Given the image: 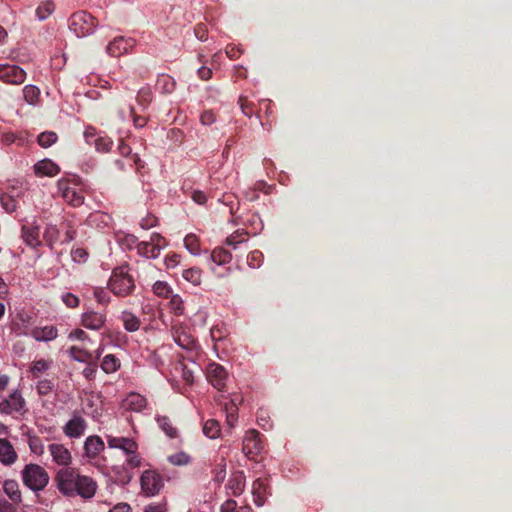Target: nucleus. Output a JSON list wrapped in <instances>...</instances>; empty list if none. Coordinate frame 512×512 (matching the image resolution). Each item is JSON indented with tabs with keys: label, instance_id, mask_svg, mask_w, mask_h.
Returning a JSON list of instances; mask_svg holds the SVG:
<instances>
[{
	"label": "nucleus",
	"instance_id": "f257e3e1",
	"mask_svg": "<svg viewBox=\"0 0 512 512\" xmlns=\"http://www.w3.org/2000/svg\"><path fill=\"white\" fill-rule=\"evenodd\" d=\"M58 491L65 497L83 499L92 498L97 491L96 481L87 475H83L77 468H61L54 477Z\"/></svg>",
	"mask_w": 512,
	"mask_h": 512
},
{
	"label": "nucleus",
	"instance_id": "f03ea898",
	"mask_svg": "<svg viewBox=\"0 0 512 512\" xmlns=\"http://www.w3.org/2000/svg\"><path fill=\"white\" fill-rule=\"evenodd\" d=\"M108 286L116 296L126 297L132 294L136 286L134 278L129 274L128 266L114 268Z\"/></svg>",
	"mask_w": 512,
	"mask_h": 512
},
{
	"label": "nucleus",
	"instance_id": "7ed1b4c3",
	"mask_svg": "<svg viewBox=\"0 0 512 512\" xmlns=\"http://www.w3.org/2000/svg\"><path fill=\"white\" fill-rule=\"evenodd\" d=\"M23 484L34 492L44 490L49 483L48 472L40 465L30 463L21 471Z\"/></svg>",
	"mask_w": 512,
	"mask_h": 512
},
{
	"label": "nucleus",
	"instance_id": "20e7f679",
	"mask_svg": "<svg viewBox=\"0 0 512 512\" xmlns=\"http://www.w3.org/2000/svg\"><path fill=\"white\" fill-rule=\"evenodd\" d=\"M97 19L86 11H78L70 18V29L78 36L90 35L97 26Z\"/></svg>",
	"mask_w": 512,
	"mask_h": 512
},
{
	"label": "nucleus",
	"instance_id": "39448f33",
	"mask_svg": "<svg viewBox=\"0 0 512 512\" xmlns=\"http://www.w3.org/2000/svg\"><path fill=\"white\" fill-rule=\"evenodd\" d=\"M141 490L146 496H154L164 486L162 476L155 470H145L140 477Z\"/></svg>",
	"mask_w": 512,
	"mask_h": 512
},
{
	"label": "nucleus",
	"instance_id": "423d86ee",
	"mask_svg": "<svg viewBox=\"0 0 512 512\" xmlns=\"http://www.w3.org/2000/svg\"><path fill=\"white\" fill-rule=\"evenodd\" d=\"M206 377L208 382L218 391L225 390L228 372L222 365L215 362L209 363L206 367Z\"/></svg>",
	"mask_w": 512,
	"mask_h": 512
},
{
	"label": "nucleus",
	"instance_id": "0eeeda50",
	"mask_svg": "<svg viewBox=\"0 0 512 512\" xmlns=\"http://www.w3.org/2000/svg\"><path fill=\"white\" fill-rule=\"evenodd\" d=\"M27 73L18 65L0 64V81L11 84L21 85L26 80Z\"/></svg>",
	"mask_w": 512,
	"mask_h": 512
},
{
	"label": "nucleus",
	"instance_id": "6e6552de",
	"mask_svg": "<svg viewBox=\"0 0 512 512\" xmlns=\"http://www.w3.org/2000/svg\"><path fill=\"white\" fill-rule=\"evenodd\" d=\"M21 238L23 242L32 249L42 246L40 239V225L36 220L25 221L21 226Z\"/></svg>",
	"mask_w": 512,
	"mask_h": 512
},
{
	"label": "nucleus",
	"instance_id": "1a4fd4ad",
	"mask_svg": "<svg viewBox=\"0 0 512 512\" xmlns=\"http://www.w3.org/2000/svg\"><path fill=\"white\" fill-rule=\"evenodd\" d=\"M172 336L174 341L183 349L194 351L198 348L195 338L182 324H177L172 327Z\"/></svg>",
	"mask_w": 512,
	"mask_h": 512
},
{
	"label": "nucleus",
	"instance_id": "9d476101",
	"mask_svg": "<svg viewBox=\"0 0 512 512\" xmlns=\"http://www.w3.org/2000/svg\"><path fill=\"white\" fill-rule=\"evenodd\" d=\"M136 45L133 38H126L123 36L115 37L106 47V52L112 57H119L128 53Z\"/></svg>",
	"mask_w": 512,
	"mask_h": 512
},
{
	"label": "nucleus",
	"instance_id": "9b49d317",
	"mask_svg": "<svg viewBox=\"0 0 512 512\" xmlns=\"http://www.w3.org/2000/svg\"><path fill=\"white\" fill-rule=\"evenodd\" d=\"M263 449L260 433L256 430L247 431L243 439L242 450L246 456L253 458Z\"/></svg>",
	"mask_w": 512,
	"mask_h": 512
},
{
	"label": "nucleus",
	"instance_id": "f8f14e48",
	"mask_svg": "<svg viewBox=\"0 0 512 512\" xmlns=\"http://www.w3.org/2000/svg\"><path fill=\"white\" fill-rule=\"evenodd\" d=\"M25 405V400L18 391H14L7 399L0 402V412L3 414H12L20 412Z\"/></svg>",
	"mask_w": 512,
	"mask_h": 512
},
{
	"label": "nucleus",
	"instance_id": "ddd939ff",
	"mask_svg": "<svg viewBox=\"0 0 512 512\" xmlns=\"http://www.w3.org/2000/svg\"><path fill=\"white\" fill-rule=\"evenodd\" d=\"M106 322V314L95 312V311H87L81 316V324L86 329L90 330H100Z\"/></svg>",
	"mask_w": 512,
	"mask_h": 512
},
{
	"label": "nucleus",
	"instance_id": "4468645a",
	"mask_svg": "<svg viewBox=\"0 0 512 512\" xmlns=\"http://www.w3.org/2000/svg\"><path fill=\"white\" fill-rule=\"evenodd\" d=\"M48 448L52 459L56 464L65 467H68L71 464V453L63 444H50Z\"/></svg>",
	"mask_w": 512,
	"mask_h": 512
},
{
	"label": "nucleus",
	"instance_id": "2eb2a0df",
	"mask_svg": "<svg viewBox=\"0 0 512 512\" xmlns=\"http://www.w3.org/2000/svg\"><path fill=\"white\" fill-rule=\"evenodd\" d=\"M87 428V423L81 416H73L65 425L64 433L70 438L81 437Z\"/></svg>",
	"mask_w": 512,
	"mask_h": 512
},
{
	"label": "nucleus",
	"instance_id": "dca6fc26",
	"mask_svg": "<svg viewBox=\"0 0 512 512\" xmlns=\"http://www.w3.org/2000/svg\"><path fill=\"white\" fill-rule=\"evenodd\" d=\"M34 173L38 177H53L60 172V167L51 159H43L38 161L34 167Z\"/></svg>",
	"mask_w": 512,
	"mask_h": 512
},
{
	"label": "nucleus",
	"instance_id": "f3484780",
	"mask_svg": "<svg viewBox=\"0 0 512 512\" xmlns=\"http://www.w3.org/2000/svg\"><path fill=\"white\" fill-rule=\"evenodd\" d=\"M104 447V442L99 436H89L84 443L85 456L89 459H95L104 450Z\"/></svg>",
	"mask_w": 512,
	"mask_h": 512
},
{
	"label": "nucleus",
	"instance_id": "a211bd4d",
	"mask_svg": "<svg viewBox=\"0 0 512 512\" xmlns=\"http://www.w3.org/2000/svg\"><path fill=\"white\" fill-rule=\"evenodd\" d=\"M147 406V399L139 393L132 392L123 401V407L134 412H141Z\"/></svg>",
	"mask_w": 512,
	"mask_h": 512
},
{
	"label": "nucleus",
	"instance_id": "6ab92c4d",
	"mask_svg": "<svg viewBox=\"0 0 512 512\" xmlns=\"http://www.w3.org/2000/svg\"><path fill=\"white\" fill-rule=\"evenodd\" d=\"M269 487L266 481L262 478H258L253 482L252 494L254 503L261 507L266 501V495L268 494Z\"/></svg>",
	"mask_w": 512,
	"mask_h": 512
},
{
	"label": "nucleus",
	"instance_id": "aec40b11",
	"mask_svg": "<svg viewBox=\"0 0 512 512\" xmlns=\"http://www.w3.org/2000/svg\"><path fill=\"white\" fill-rule=\"evenodd\" d=\"M31 336L36 341L48 342V341L54 340L58 336V330L53 325L44 326V327H35L31 330Z\"/></svg>",
	"mask_w": 512,
	"mask_h": 512
},
{
	"label": "nucleus",
	"instance_id": "412c9836",
	"mask_svg": "<svg viewBox=\"0 0 512 512\" xmlns=\"http://www.w3.org/2000/svg\"><path fill=\"white\" fill-rule=\"evenodd\" d=\"M17 460V453L7 439L0 438V461L4 465H11Z\"/></svg>",
	"mask_w": 512,
	"mask_h": 512
},
{
	"label": "nucleus",
	"instance_id": "4be33fe9",
	"mask_svg": "<svg viewBox=\"0 0 512 512\" xmlns=\"http://www.w3.org/2000/svg\"><path fill=\"white\" fill-rule=\"evenodd\" d=\"M227 489L233 496H239L245 489V475L243 471H237L232 474L228 481Z\"/></svg>",
	"mask_w": 512,
	"mask_h": 512
},
{
	"label": "nucleus",
	"instance_id": "5701e85b",
	"mask_svg": "<svg viewBox=\"0 0 512 512\" xmlns=\"http://www.w3.org/2000/svg\"><path fill=\"white\" fill-rule=\"evenodd\" d=\"M3 490L13 503H20L22 501V494L16 480H6L3 484Z\"/></svg>",
	"mask_w": 512,
	"mask_h": 512
},
{
	"label": "nucleus",
	"instance_id": "b1692460",
	"mask_svg": "<svg viewBox=\"0 0 512 512\" xmlns=\"http://www.w3.org/2000/svg\"><path fill=\"white\" fill-rule=\"evenodd\" d=\"M123 326L128 332H135L140 328L139 318L130 311L124 310L120 316Z\"/></svg>",
	"mask_w": 512,
	"mask_h": 512
},
{
	"label": "nucleus",
	"instance_id": "393cba45",
	"mask_svg": "<svg viewBox=\"0 0 512 512\" xmlns=\"http://www.w3.org/2000/svg\"><path fill=\"white\" fill-rule=\"evenodd\" d=\"M120 360L113 354L106 355L101 363L102 370L107 373H114L120 368Z\"/></svg>",
	"mask_w": 512,
	"mask_h": 512
},
{
	"label": "nucleus",
	"instance_id": "a878e982",
	"mask_svg": "<svg viewBox=\"0 0 512 512\" xmlns=\"http://www.w3.org/2000/svg\"><path fill=\"white\" fill-rule=\"evenodd\" d=\"M157 423L159 428L170 438H176L178 435L177 429L173 426L171 420L167 416H158Z\"/></svg>",
	"mask_w": 512,
	"mask_h": 512
},
{
	"label": "nucleus",
	"instance_id": "bb28decb",
	"mask_svg": "<svg viewBox=\"0 0 512 512\" xmlns=\"http://www.w3.org/2000/svg\"><path fill=\"white\" fill-rule=\"evenodd\" d=\"M210 258L217 265H223L231 261L232 255L228 250L217 247L212 251Z\"/></svg>",
	"mask_w": 512,
	"mask_h": 512
},
{
	"label": "nucleus",
	"instance_id": "cd10ccee",
	"mask_svg": "<svg viewBox=\"0 0 512 512\" xmlns=\"http://www.w3.org/2000/svg\"><path fill=\"white\" fill-rule=\"evenodd\" d=\"M137 252L141 256H144L146 258H157L160 254V251L158 248H155L152 244H150L148 241H141L137 244Z\"/></svg>",
	"mask_w": 512,
	"mask_h": 512
},
{
	"label": "nucleus",
	"instance_id": "c85d7f7f",
	"mask_svg": "<svg viewBox=\"0 0 512 512\" xmlns=\"http://www.w3.org/2000/svg\"><path fill=\"white\" fill-rule=\"evenodd\" d=\"M203 433L210 439H215L220 436V424L215 419H208L203 425Z\"/></svg>",
	"mask_w": 512,
	"mask_h": 512
},
{
	"label": "nucleus",
	"instance_id": "c756f323",
	"mask_svg": "<svg viewBox=\"0 0 512 512\" xmlns=\"http://www.w3.org/2000/svg\"><path fill=\"white\" fill-rule=\"evenodd\" d=\"M24 100L31 105H35L40 97V89L34 85H26L23 88Z\"/></svg>",
	"mask_w": 512,
	"mask_h": 512
},
{
	"label": "nucleus",
	"instance_id": "7c9ffc66",
	"mask_svg": "<svg viewBox=\"0 0 512 512\" xmlns=\"http://www.w3.org/2000/svg\"><path fill=\"white\" fill-rule=\"evenodd\" d=\"M185 280L192 283L193 285H199L201 283L202 271L200 268L192 267L185 269L182 273Z\"/></svg>",
	"mask_w": 512,
	"mask_h": 512
},
{
	"label": "nucleus",
	"instance_id": "2f4dec72",
	"mask_svg": "<svg viewBox=\"0 0 512 512\" xmlns=\"http://www.w3.org/2000/svg\"><path fill=\"white\" fill-rule=\"evenodd\" d=\"M58 140V135L53 131H45L38 135L37 142L43 148H48Z\"/></svg>",
	"mask_w": 512,
	"mask_h": 512
},
{
	"label": "nucleus",
	"instance_id": "473e14b6",
	"mask_svg": "<svg viewBox=\"0 0 512 512\" xmlns=\"http://www.w3.org/2000/svg\"><path fill=\"white\" fill-rule=\"evenodd\" d=\"M153 98L152 91L149 87H142L137 94L136 101L144 109L151 103Z\"/></svg>",
	"mask_w": 512,
	"mask_h": 512
},
{
	"label": "nucleus",
	"instance_id": "72a5a7b5",
	"mask_svg": "<svg viewBox=\"0 0 512 512\" xmlns=\"http://www.w3.org/2000/svg\"><path fill=\"white\" fill-rule=\"evenodd\" d=\"M59 237V230L56 227V225L49 224L45 228V231L43 233V238L46 242V244L52 248L53 244L58 240Z\"/></svg>",
	"mask_w": 512,
	"mask_h": 512
},
{
	"label": "nucleus",
	"instance_id": "f704fd0d",
	"mask_svg": "<svg viewBox=\"0 0 512 512\" xmlns=\"http://www.w3.org/2000/svg\"><path fill=\"white\" fill-rule=\"evenodd\" d=\"M63 199L74 207L80 206L84 201L82 194L74 187L68 193H65Z\"/></svg>",
	"mask_w": 512,
	"mask_h": 512
},
{
	"label": "nucleus",
	"instance_id": "c9c22d12",
	"mask_svg": "<svg viewBox=\"0 0 512 512\" xmlns=\"http://www.w3.org/2000/svg\"><path fill=\"white\" fill-rule=\"evenodd\" d=\"M152 290L154 294L162 298H168L172 293L171 287L164 281H156L152 286Z\"/></svg>",
	"mask_w": 512,
	"mask_h": 512
},
{
	"label": "nucleus",
	"instance_id": "e433bc0d",
	"mask_svg": "<svg viewBox=\"0 0 512 512\" xmlns=\"http://www.w3.org/2000/svg\"><path fill=\"white\" fill-rule=\"evenodd\" d=\"M28 445L32 453L42 455L44 453V444L40 437L33 435L28 438Z\"/></svg>",
	"mask_w": 512,
	"mask_h": 512
},
{
	"label": "nucleus",
	"instance_id": "4c0bfd02",
	"mask_svg": "<svg viewBox=\"0 0 512 512\" xmlns=\"http://www.w3.org/2000/svg\"><path fill=\"white\" fill-rule=\"evenodd\" d=\"M55 6L51 1H47L42 3L37 9H36V15L40 20L46 19L48 16L52 14L54 11Z\"/></svg>",
	"mask_w": 512,
	"mask_h": 512
},
{
	"label": "nucleus",
	"instance_id": "58836bf2",
	"mask_svg": "<svg viewBox=\"0 0 512 512\" xmlns=\"http://www.w3.org/2000/svg\"><path fill=\"white\" fill-rule=\"evenodd\" d=\"M113 145V141L106 136H99L98 138H95V148L98 152H108L110 151L111 147Z\"/></svg>",
	"mask_w": 512,
	"mask_h": 512
},
{
	"label": "nucleus",
	"instance_id": "ea45409f",
	"mask_svg": "<svg viewBox=\"0 0 512 512\" xmlns=\"http://www.w3.org/2000/svg\"><path fill=\"white\" fill-rule=\"evenodd\" d=\"M264 260V255L259 250L250 252L247 256V263L251 268H259Z\"/></svg>",
	"mask_w": 512,
	"mask_h": 512
},
{
	"label": "nucleus",
	"instance_id": "a19ab883",
	"mask_svg": "<svg viewBox=\"0 0 512 512\" xmlns=\"http://www.w3.org/2000/svg\"><path fill=\"white\" fill-rule=\"evenodd\" d=\"M50 364L44 359L36 360L30 368V372L33 377H39L41 373L45 372L49 368Z\"/></svg>",
	"mask_w": 512,
	"mask_h": 512
},
{
	"label": "nucleus",
	"instance_id": "79ce46f5",
	"mask_svg": "<svg viewBox=\"0 0 512 512\" xmlns=\"http://www.w3.org/2000/svg\"><path fill=\"white\" fill-rule=\"evenodd\" d=\"M169 304L171 311L175 315H182L184 313V303L179 295H172Z\"/></svg>",
	"mask_w": 512,
	"mask_h": 512
},
{
	"label": "nucleus",
	"instance_id": "37998d69",
	"mask_svg": "<svg viewBox=\"0 0 512 512\" xmlns=\"http://www.w3.org/2000/svg\"><path fill=\"white\" fill-rule=\"evenodd\" d=\"M54 388V383L49 379H42L38 381L36 389L39 395L45 396L48 395Z\"/></svg>",
	"mask_w": 512,
	"mask_h": 512
},
{
	"label": "nucleus",
	"instance_id": "c03bdc74",
	"mask_svg": "<svg viewBox=\"0 0 512 512\" xmlns=\"http://www.w3.org/2000/svg\"><path fill=\"white\" fill-rule=\"evenodd\" d=\"M185 247L192 253L197 254L199 250V241L194 234H188L184 238Z\"/></svg>",
	"mask_w": 512,
	"mask_h": 512
},
{
	"label": "nucleus",
	"instance_id": "a18cd8bd",
	"mask_svg": "<svg viewBox=\"0 0 512 512\" xmlns=\"http://www.w3.org/2000/svg\"><path fill=\"white\" fill-rule=\"evenodd\" d=\"M71 357L78 362H86L90 354L76 346H72L69 350Z\"/></svg>",
	"mask_w": 512,
	"mask_h": 512
},
{
	"label": "nucleus",
	"instance_id": "49530a36",
	"mask_svg": "<svg viewBox=\"0 0 512 512\" xmlns=\"http://www.w3.org/2000/svg\"><path fill=\"white\" fill-rule=\"evenodd\" d=\"M94 298L96 301L101 305H108L111 301V297L107 291H105L103 288H96L94 290Z\"/></svg>",
	"mask_w": 512,
	"mask_h": 512
},
{
	"label": "nucleus",
	"instance_id": "de8ad7c7",
	"mask_svg": "<svg viewBox=\"0 0 512 512\" xmlns=\"http://www.w3.org/2000/svg\"><path fill=\"white\" fill-rule=\"evenodd\" d=\"M246 235L247 233L245 231L238 230L231 234L229 237H227L226 243L230 246L235 247L238 243H241L246 240Z\"/></svg>",
	"mask_w": 512,
	"mask_h": 512
},
{
	"label": "nucleus",
	"instance_id": "09e8293b",
	"mask_svg": "<svg viewBox=\"0 0 512 512\" xmlns=\"http://www.w3.org/2000/svg\"><path fill=\"white\" fill-rule=\"evenodd\" d=\"M240 108L247 117H251L253 114V103L248 101L246 96L241 95L238 99Z\"/></svg>",
	"mask_w": 512,
	"mask_h": 512
},
{
	"label": "nucleus",
	"instance_id": "8fccbe9b",
	"mask_svg": "<svg viewBox=\"0 0 512 512\" xmlns=\"http://www.w3.org/2000/svg\"><path fill=\"white\" fill-rule=\"evenodd\" d=\"M61 298L68 308H77L80 304L79 298L70 292L64 293Z\"/></svg>",
	"mask_w": 512,
	"mask_h": 512
},
{
	"label": "nucleus",
	"instance_id": "3c124183",
	"mask_svg": "<svg viewBox=\"0 0 512 512\" xmlns=\"http://www.w3.org/2000/svg\"><path fill=\"white\" fill-rule=\"evenodd\" d=\"M120 449L130 455L137 452L138 445L133 439L125 437Z\"/></svg>",
	"mask_w": 512,
	"mask_h": 512
},
{
	"label": "nucleus",
	"instance_id": "603ef678",
	"mask_svg": "<svg viewBox=\"0 0 512 512\" xmlns=\"http://www.w3.org/2000/svg\"><path fill=\"white\" fill-rule=\"evenodd\" d=\"M226 477V462L224 459L217 465L215 469L214 481L217 483H222Z\"/></svg>",
	"mask_w": 512,
	"mask_h": 512
},
{
	"label": "nucleus",
	"instance_id": "864d4df0",
	"mask_svg": "<svg viewBox=\"0 0 512 512\" xmlns=\"http://www.w3.org/2000/svg\"><path fill=\"white\" fill-rule=\"evenodd\" d=\"M168 460L171 464L174 465H185L189 462V456L185 453H176L173 455H170L168 457Z\"/></svg>",
	"mask_w": 512,
	"mask_h": 512
},
{
	"label": "nucleus",
	"instance_id": "5fc2aeb1",
	"mask_svg": "<svg viewBox=\"0 0 512 512\" xmlns=\"http://www.w3.org/2000/svg\"><path fill=\"white\" fill-rule=\"evenodd\" d=\"M210 335L214 342L220 341L226 336V329L223 326H213Z\"/></svg>",
	"mask_w": 512,
	"mask_h": 512
},
{
	"label": "nucleus",
	"instance_id": "6e6d98bb",
	"mask_svg": "<svg viewBox=\"0 0 512 512\" xmlns=\"http://www.w3.org/2000/svg\"><path fill=\"white\" fill-rule=\"evenodd\" d=\"M148 242L158 248L159 251L167 245L165 238L158 233H152Z\"/></svg>",
	"mask_w": 512,
	"mask_h": 512
},
{
	"label": "nucleus",
	"instance_id": "4d7b16f0",
	"mask_svg": "<svg viewBox=\"0 0 512 512\" xmlns=\"http://www.w3.org/2000/svg\"><path fill=\"white\" fill-rule=\"evenodd\" d=\"M71 183L68 179H60L57 182L58 193L64 198L65 193H68L71 190Z\"/></svg>",
	"mask_w": 512,
	"mask_h": 512
},
{
	"label": "nucleus",
	"instance_id": "13d9d810",
	"mask_svg": "<svg viewBox=\"0 0 512 512\" xmlns=\"http://www.w3.org/2000/svg\"><path fill=\"white\" fill-rule=\"evenodd\" d=\"M97 131L93 127H87L84 131V138L87 144L95 145V138H98Z\"/></svg>",
	"mask_w": 512,
	"mask_h": 512
},
{
	"label": "nucleus",
	"instance_id": "bf43d9fd",
	"mask_svg": "<svg viewBox=\"0 0 512 512\" xmlns=\"http://www.w3.org/2000/svg\"><path fill=\"white\" fill-rule=\"evenodd\" d=\"M130 113L133 118V123L136 128H142L146 125L147 119L135 113V108L133 106L130 107Z\"/></svg>",
	"mask_w": 512,
	"mask_h": 512
},
{
	"label": "nucleus",
	"instance_id": "052dcab7",
	"mask_svg": "<svg viewBox=\"0 0 512 512\" xmlns=\"http://www.w3.org/2000/svg\"><path fill=\"white\" fill-rule=\"evenodd\" d=\"M215 120L216 116L211 110L204 111L200 116V121L203 125H211Z\"/></svg>",
	"mask_w": 512,
	"mask_h": 512
},
{
	"label": "nucleus",
	"instance_id": "680f3d73",
	"mask_svg": "<svg viewBox=\"0 0 512 512\" xmlns=\"http://www.w3.org/2000/svg\"><path fill=\"white\" fill-rule=\"evenodd\" d=\"M166 504L163 502L148 504L144 512H166Z\"/></svg>",
	"mask_w": 512,
	"mask_h": 512
},
{
	"label": "nucleus",
	"instance_id": "e2e57ef3",
	"mask_svg": "<svg viewBox=\"0 0 512 512\" xmlns=\"http://www.w3.org/2000/svg\"><path fill=\"white\" fill-rule=\"evenodd\" d=\"M71 255H72L74 260L85 261L87 256H88V253H87V251L84 248L78 247V248H73L72 249Z\"/></svg>",
	"mask_w": 512,
	"mask_h": 512
},
{
	"label": "nucleus",
	"instance_id": "0e129e2a",
	"mask_svg": "<svg viewBox=\"0 0 512 512\" xmlns=\"http://www.w3.org/2000/svg\"><path fill=\"white\" fill-rule=\"evenodd\" d=\"M14 504L12 501L8 502L6 499L0 498V512H17Z\"/></svg>",
	"mask_w": 512,
	"mask_h": 512
},
{
	"label": "nucleus",
	"instance_id": "69168bd1",
	"mask_svg": "<svg viewBox=\"0 0 512 512\" xmlns=\"http://www.w3.org/2000/svg\"><path fill=\"white\" fill-rule=\"evenodd\" d=\"M225 53L230 59L234 60L240 56L242 51L238 47L230 44L226 46Z\"/></svg>",
	"mask_w": 512,
	"mask_h": 512
},
{
	"label": "nucleus",
	"instance_id": "338daca9",
	"mask_svg": "<svg viewBox=\"0 0 512 512\" xmlns=\"http://www.w3.org/2000/svg\"><path fill=\"white\" fill-rule=\"evenodd\" d=\"M156 224H157V218L153 215L143 218L140 222V226L143 229H150V228L156 226Z\"/></svg>",
	"mask_w": 512,
	"mask_h": 512
},
{
	"label": "nucleus",
	"instance_id": "774afa93",
	"mask_svg": "<svg viewBox=\"0 0 512 512\" xmlns=\"http://www.w3.org/2000/svg\"><path fill=\"white\" fill-rule=\"evenodd\" d=\"M236 509L237 502L233 499H228L221 505V512H236Z\"/></svg>",
	"mask_w": 512,
	"mask_h": 512
}]
</instances>
